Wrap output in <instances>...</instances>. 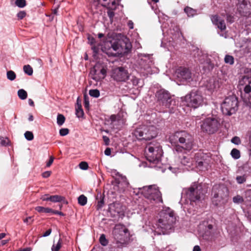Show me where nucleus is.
<instances>
[{
  "instance_id": "nucleus-1",
  "label": "nucleus",
  "mask_w": 251,
  "mask_h": 251,
  "mask_svg": "<svg viewBox=\"0 0 251 251\" xmlns=\"http://www.w3.org/2000/svg\"><path fill=\"white\" fill-rule=\"evenodd\" d=\"M169 142L173 146L175 154H183L189 152L194 145L193 136L185 130L177 131L169 136Z\"/></svg>"
},
{
  "instance_id": "nucleus-2",
  "label": "nucleus",
  "mask_w": 251,
  "mask_h": 251,
  "mask_svg": "<svg viewBox=\"0 0 251 251\" xmlns=\"http://www.w3.org/2000/svg\"><path fill=\"white\" fill-rule=\"evenodd\" d=\"M201 187L194 182L188 188L184 189L181 192V198L179 203L181 205H192L198 208L201 206L203 198Z\"/></svg>"
},
{
  "instance_id": "nucleus-3",
  "label": "nucleus",
  "mask_w": 251,
  "mask_h": 251,
  "mask_svg": "<svg viewBox=\"0 0 251 251\" xmlns=\"http://www.w3.org/2000/svg\"><path fill=\"white\" fill-rule=\"evenodd\" d=\"M167 23H164L161 26L164 38L162 40L161 46L170 50L175 48L176 40L180 38L181 33L179 27L175 23L171 22V25H168L169 29L167 27Z\"/></svg>"
},
{
  "instance_id": "nucleus-4",
  "label": "nucleus",
  "mask_w": 251,
  "mask_h": 251,
  "mask_svg": "<svg viewBox=\"0 0 251 251\" xmlns=\"http://www.w3.org/2000/svg\"><path fill=\"white\" fill-rule=\"evenodd\" d=\"M159 218L155 224L156 228L161 229L158 234H165L168 230L171 229L176 222V219L174 211L169 207H164L159 213Z\"/></svg>"
},
{
  "instance_id": "nucleus-5",
  "label": "nucleus",
  "mask_w": 251,
  "mask_h": 251,
  "mask_svg": "<svg viewBox=\"0 0 251 251\" xmlns=\"http://www.w3.org/2000/svg\"><path fill=\"white\" fill-rule=\"evenodd\" d=\"M132 46L129 40L125 38L121 40H113L105 43L103 48L105 50L106 53L109 55H114L111 51H115L119 52L121 50L124 52H129L131 49Z\"/></svg>"
},
{
  "instance_id": "nucleus-6",
  "label": "nucleus",
  "mask_w": 251,
  "mask_h": 251,
  "mask_svg": "<svg viewBox=\"0 0 251 251\" xmlns=\"http://www.w3.org/2000/svg\"><path fill=\"white\" fill-rule=\"evenodd\" d=\"M113 235L117 248H122L126 245L129 239V233L124 225H116L113 230Z\"/></svg>"
},
{
  "instance_id": "nucleus-7",
  "label": "nucleus",
  "mask_w": 251,
  "mask_h": 251,
  "mask_svg": "<svg viewBox=\"0 0 251 251\" xmlns=\"http://www.w3.org/2000/svg\"><path fill=\"white\" fill-rule=\"evenodd\" d=\"M155 97L160 105L170 109V112H173L177 103L174 96L171 95L169 91L161 89L156 92Z\"/></svg>"
},
{
  "instance_id": "nucleus-8",
  "label": "nucleus",
  "mask_w": 251,
  "mask_h": 251,
  "mask_svg": "<svg viewBox=\"0 0 251 251\" xmlns=\"http://www.w3.org/2000/svg\"><path fill=\"white\" fill-rule=\"evenodd\" d=\"M138 140H150L157 134L154 126L141 125L137 127L132 133Z\"/></svg>"
},
{
  "instance_id": "nucleus-9",
  "label": "nucleus",
  "mask_w": 251,
  "mask_h": 251,
  "mask_svg": "<svg viewBox=\"0 0 251 251\" xmlns=\"http://www.w3.org/2000/svg\"><path fill=\"white\" fill-rule=\"evenodd\" d=\"M139 190L151 203H163L162 194L156 185L145 186Z\"/></svg>"
},
{
  "instance_id": "nucleus-10",
  "label": "nucleus",
  "mask_w": 251,
  "mask_h": 251,
  "mask_svg": "<svg viewBox=\"0 0 251 251\" xmlns=\"http://www.w3.org/2000/svg\"><path fill=\"white\" fill-rule=\"evenodd\" d=\"M238 98L235 95L226 97L221 105L223 114L226 116L235 114L238 109Z\"/></svg>"
},
{
  "instance_id": "nucleus-11",
  "label": "nucleus",
  "mask_w": 251,
  "mask_h": 251,
  "mask_svg": "<svg viewBox=\"0 0 251 251\" xmlns=\"http://www.w3.org/2000/svg\"><path fill=\"white\" fill-rule=\"evenodd\" d=\"M145 154L147 159L153 164H157L160 161L163 152L161 147L152 144L148 145L145 148Z\"/></svg>"
},
{
  "instance_id": "nucleus-12",
  "label": "nucleus",
  "mask_w": 251,
  "mask_h": 251,
  "mask_svg": "<svg viewBox=\"0 0 251 251\" xmlns=\"http://www.w3.org/2000/svg\"><path fill=\"white\" fill-rule=\"evenodd\" d=\"M183 101L187 106L196 109L202 106L203 98L198 91L192 90L184 97Z\"/></svg>"
},
{
  "instance_id": "nucleus-13",
  "label": "nucleus",
  "mask_w": 251,
  "mask_h": 251,
  "mask_svg": "<svg viewBox=\"0 0 251 251\" xmlns=\"http://www.w3.org/2000/svg\"><path fill=\"white\" fill-rule=\"evenodd\" d=\"M220 122L216 117L211 116L204 119L201 125L202 131L209 134L215 133L218 129Z\"/></svg>"
},
{
  "instance_id": "nucleus-14",
  "label": "nucleus",
  "mask_w": 251,
  "mask_h": 251,
  "mask_svg": "<svg viewBox=\"0 0 251 251\" xmlns=\"http://www.w3.org/2000/svg\"><path fill=\"white\" fill-rule=\"evenodd\" d=\"M138 64L141 71H145V73H150L151 68L153 64V60L151 55L149 54L139 53Z\"/></svg>"
},
{
  "instance_id": "nucleus-15",
  "label": "nucleus",
  "mask_w": 251,
  "mask_h": 251,
  "mask_svg": "<svg viewBox=\"0 0 251 251\" xmlns=\"http://www.w3.org/2000/svg\"><path fill=\"white\" fill-rule=\"evenodd\" d=\"M176 75L179 80L185 84H189L193 80L191 70L185 67H179L176 69Z\"/></svg>"
},
{
  "instance_id": "nucleus-16",
  "label": "nucleus",
  "mask_w": 251,
  "mask_h": 251,
  "mask_svg": "<svg viewBox=\"0 0 251 251\" xmlns=\"http://www.w3.org/2000/svg\"><path fill=\"white\" fill-rule=\"evenodd\" d=\"M111 77L116 81L125 82L129 79V74L125 68L118 67L112 70Z\"/></svg>"
},
{
  "instance_id": "nucleus-17",
  "label": "nucleus",
  "mask_w": 251,
  "mask_h": 251,
  "mask_svg": "<svg viewBox=\"0 0 251 251\" xmlns=\"http://www.w3.org/2000/svg\"><path fill=\"white\" fill-rule=\"evenodd\" d=\"M224 192V190L221 189L217 190L214 189H212V201L214 205L215 206L221 205L225 204L227 201L228 195L227 194H225Z\"/></svg>"
},
{
  "instance_id": "nucleus-18",
  "label": "nucleus",
  "mask_w": 251,
  "mask_h": 251,
  "mask_svg": "<svg viewBox=\"0 0 251 251\" xmlns=\"http://www.w3.org/2000/svg\"><path fill=\"white\" fill-rule=\"evenodd\" d=\"M192 54L195 58V61L200 64L209 65L211 62L207 53L198 48L194 50Z\"/></svg>"
},
{
  "instance_id": "nucleus-19",
  "label": "nucleus",
  "mask_w": 251,
  "mask_h": 251,
  "mask_svg": "<svg viewBox=\"0 0 251 251\" xmlns=\"http://www.w3.org/2000/svg\"><path fill=\"white\" fill-rule=\"evenodd\" d=\"M240 86H244L243 90L246 94H249V103L251 104V77L244 75L239 81Z\"/></svg>"
},
{
  "instance_id": "nucleus-20",
  "label": "nucleus",
  "mask_w": 251,
  "mask_h": 251,
  "mask_svg": "<svg viewBox=\"0 0 251 251\" xmlns=\"http://www.w3.org/2000/svg\"><path fill=\"white\" fill-rule=\"evenodd\" d=\"M108 211L113 216L121 217L124 215V209L118 202H113L109 205Z\"/></svg>"
},
{
  "instance_id": "nucleus-21",
  "label": "nucleus",
  "mask_w": 251,
  "mask_h": 251,
  "mask_svg": "<svg viewBox=\"0 0 251 251\" xmlns=\"http://www.w3.org/2000/svg\"><path fill=\"white\" fill-rule=\"evenodd\" d=\"M116 175L119 176L118 178L116 179L117 186L120 191L123 192L128 187L129 183L125 176L120 175L118 172L116 173Z\"/></svg>"
},
{
  "instance_id": "nucleus-22",
  "label": "nucleus",
  "mask_w": 251,
  "mask_h": 251,
  "mask_svg": "<svg viewBox=\"0 0 251 251\" xmlns=\"http://www.w3.org/2000/svg\"><path fill=\"white\" fill-rule=\"evenodd\" d=\"M210 18L213 24L217 26V28L221 31L226 29V25L224 20L221 19L218 15H211Z\"/></svg>"
},
{
  "instance_id": "nucleus-23",
  "label": "nucleus",
  "mask_w": 251,
  "mask_h": 251,
  "mask_svg": "<svg viewBox=\"0 0 251 251\" xmlns=\"http://www.w3.org/2000/svg\"><path fill=\"white\" fill-rule=\"evenodd\" d=\"M209 154L207 153H204L200 151L196 152L194 156V160L197 163L198 166L201 167L203 165V163L209 157Z\"/></svg>"
},
{
  "instance_id": "nucleus-24",
  "label": "nucleus",
  "mask_w": 251,
  "mask_h": 251,
  "mask_svg": "<svg viewBox=\"0 0 251 251\" xmlns=\"http://www.w3.org/2000/svg\"><path fill=\"white\" fill-rule=\"evenodd\" d=\"M177 155H178L180 162L182 165L188 167H190L191 165H192L193 159L188 154V153L179 154Z\"/></svg>"
},
{
  "instance_id": "nucleus-25",
  "label": "nucleus",
  "mask_w": 251,
  "mask_h": 251,
  "mask_svg": "<svg viewBox=\"0 0 251 251\" xmlns=\"http://www.w3.org/2000/svg\"><path fill=\"white\" fill-rule=\"evenodd\" d=\"M93 72V76L92 77V78L96 81H99L100 79L105 78L106 75L107 71L105 68L102 67L100 70V72H98V71L95 68H94Z\"/></svg>"
},
{
  "instance_id": "nucleus-26",
  "label": "nucleus",
  "mask_w": 251,
  "mask_h": 251,
  "mask_svg": "<svg viewBox=\"0 0 251 251\" xmlns=\"http://www.w3.org/2000/svg\"><path fill=\"white\" fill-rule=\"evenodd\" d=\"M239 11L241 14L245 17L251 15V5H248L246 2L244 1L239 7Z\"/></svg>"
},
{
  "instance_id": "nucleus-27",
  "label": "nucleus",
  "mask_w": 251,
  "mask_h": 251,
  "mask_svg": "<svg viewBox=\"0 0 251 251\" xmlns=\"http://www.w3.org/2000/svg\"><path fill=\"white\" fill-rule=\"evenodd\" d=\"M96 200L98 201L97 209H101L104 204V195L100 193H98L96 196Z\"/></svg>"
},
{
  "instance_id": "nucleus-28",
  "label": "nucleus",
  "mask_w": 251,
  "mask_h": 251,
  "mask_svg": "<svg viewBox=\"0 0 251 251\" xmlns=\"http://www.w3.org/2000/svg\"><path fill=\"white\" fill-rule=\"evenodd\" d=\"M211 83H212V84H211L209 88L210 90H217L222 85L221 80L219 78H215Z\"/></svg>"
},
{
  "instance_id": "nucleus-29",
  "label": "nucleus",
  "mask_w": 251,
  "mask_h": 251,
  "mask_svg": "<svg viewBox=\"0 0 251 251\" xmlns=\"http://www.w3.org/2000/svg\"><path fill=\"white\" fill-rule=\"evenodd\" d=\"M184 11L189 17H193L195 15L198 14L197 10L194 9L188 6H186L184 9Z\"/></svg>"
},
{
  "instance_id": "nucleus-30",
  "label": "nucleus",
  "mask_w": 251,
  "mask_h": 251,
  "mask_svg": "<svg viewBox=\"0 0 251 251\" xmlns=\"http://www.w3.org/2000/svg\"><path fill=\"white\" fill-rule=\"evenodd\" d=\"M75 115L78 118H84V113L81 104H78V106H75Z\"/></svg>"
},
{
  "instance_id": "nucleus-31",
  "label": "nucleus",
  "mask_w": 251,
  "mask_h": 251,
  "mask_svg": "<svg viewBox=\"0 0 251 251\" xmlns=\"http://www.w3.org/2000/svg\"><path fill=\"white\" fill-rule=\"evenodd\" d=\"M35 209L39 213H50V211H52V209L50 208L44 207L40 206L36 207Z\"/></svg>"
},
{
  "instance_id": "nucleus-32",
  "label": "nucleus",
  "mask_w": 251,
  "mask_h": 251,
  "mask_svg": "<svg viewBox=\"0 0 251 251\" xmlns=\"http://www.w3.org/2000/svg\"><path fill=\"white\" fill-rule=\"evenodd\" d=\"M78 203L81 206H84L87 202V198L84 195H81L77 199Z\"/></svg>"
},
{
  "instance_id": "nucleus-33",
  "label": "nucleus",
  "mask_w": 251,
  "mask_h": 251,
  "mask_svg": "<svg viewBox=\"0 0 251 251\" xmlns=\"http://www.w3.org/2000/svg\"><path fill=\"white\" fill-rule=\"evenodd\" d=\"M18 96L20 99L24 100L27 98V93L24 89H21L18 90Z\"/></svg>"
},
{
  "instance_id": "nucleus-34",
  "label": "nucleus",
  "mask_w": 251,
  "mask_h": 251,
  "mask_svg": "<svg viewBox=\"0 0 251 251\" xmlns=\"http://www.w3.org/2000/svg\"><path fill=\"white\" fill-rule=\"evenodd\" d=\"M224 61L226 64L231 65L234 63V58L232 55L226 54L225 55Z\"/></svg>"
},
{
  "instance_id": "nucleus-35",
  "label": "nucleus",
  "mask_w": 251,
  "mask_h": 251,
  "mask_svg": "<svg viewBox=\"0 0 251 251\" xmlns=\"http://www.w3.org/2000/svg\"><path fill=\"white\" fill-rule=\"evenodd\" d=\"M230 155L235 159H238L240 157V152L236 149H233L230 152Z\"/></svg>"
},
{
  "instance_id": "nucleus-36",
  "label": "nucleus",
  "mask_w": 251,
  "mask_h": 251,
  "mask_svg": "<svg viewBox=\"0 0 251 251\" xmlns=\"http://www.w3.org/2000/svg\"><path fill=\"white\" fill-rule=\"evenodd\" d=\"M23 70L25 73L28 75H31L33 74V69L29 65H25L23 67Z\"/></svg>"
},
{
  "instance_id": "nucleus-37",
  "label": "nucleus",
  "mask_w": 251,
  "mask_h": 251,
  "mask_svg": "<svg viewBox=\"0 0 251 251\" xmlns=\"http://www.w3.org/2000/svg\"><path fill=\"white\" fill-rule=\"evenodd\" d=\"M89 94L93 98H98L100 95V91L97 89H91L89 91Z\"/></svg>"
},
{
  "instance_id": "nucleus-38",
  "label": "nucleus",
  "mask_w": 251,
  "mask_h": 251,
  "mask_svg": "<svg viewBox=\"0 0 251 251\" xmlns=\"http://www.w3.org/2000/svg\"><path fill=\"white\" fill-rule=\"evenodd\" d=\"M6 75L7 79L11 81L14 80L16 77V74L11 70L7 72Z\"/></svg>"
},
{
  "instance_id": "nucleus-39",
  "label": "nucleus",
  "mask_w": 251,
  "mask_h": 251,
  "mask_svg": "<svg viewBox=\"0 0 251 251\" xmlns=\"http://www.w3.org/2000/svg\"><path fill=\"white\" fill-rule=\"evenodd\" d=\"M51 202H61L63 200V197L59 195H52L51 197Z\"/></svg>"
},
{
  "instance_id": "nucleus-40",
  "label": "nucleus",
  "mask_w": 251,
  "mask_h": 251,
  "mask_svg": "<svg viewBox=\"0 0 251 251\" xmlns=\"http://www.w3.org/2000/svg\"><path fill=\"white\" fill-rule=\"evenodd\" d=\"M61 239L60 238L58 242L55 244L54 243L53 244L51 251H58L61 247Z\"/></svg>"
},
{
  "instance_id": "nucleus-41",
  "label": "nucleus",
  "mask_w": 251,
  "mask_h": 251,
  "mask_svg": "<svg viewBox=\"0 0 251 251\" xmlns=\"http://www.w3.org/2000/svg\"><path fill=\"white\" fill-rule=\"evenodd\" d=\"M100 242L102 246H105L108 244V240L106 239L105 235L103 234L100 236Z\"/></svg>"
},
{
  "instance_id": "nucleus-42",
  "label": "nucleus",
  "mask_w": 251,
  "mask_h": 251,
  "mask_svg": "<svg viewBox=\"0 0 251 251\" xmlns=\"http://www.w3.org/2000/svg\"><path fill=\"white\" fill-rule=\"evenodd\" d=\"M110 3H108L106 8L110 10H114L116 8L117 3L115 0H110Z\"/></svg>"
},
{
  "instance_id": "nucleus-43",
  "label": "nucleus",
  "mask_w": 251,
  "mask_h": 251,
  "mask_svg": "<svg viewBox=\"0 0 251 251\" xmlns=\"http://www.w3.org/2000/svg\"><path fill=\"white\" fill-rule=\"evenodd\" d=\"M15 4L19 8H23L25 6L26 2L25 0H16Z\"/></svg>"
},
{
  "instance_id": "nucleus-44",
  "label": "nucleus",
  "mask_w": 251,
  "mask_h": 251,
  "mask_svg": "<svg viewBox=\"0 0 251 251\" xmlns=\"http://www.w3.org/2000/svg\"><path fill=\"white\" fill-rule=\"evenodd\" d=\"M25 139L28 141H31L34 138V135L31 131H27L24 134Z\"/></svg>"
},
{
  "instance_id": "nucleus-45",
  "label": "nucleus",
  "mask_w": 251,
  "mask_h": 251,
  "mask_svg": "<svg viewBox=\"0 0 251 251\" xmlns=\"http://www.w3.org/2000/svg\"><path fill=\"white\" fill-rule=\"evenodd\" d=\"M233 201L235 203H241L244 201V200L240 195H237L233 198Z\"/></svg>"
},
{
  "instance_id": "nucleus-46",
  "label": "nucleus",
  "mask_w": 251,
  "mask_h": 251,
  "mask_svg": "<svg viewBox=\"0 0 251 251\" xmlns=\"http://www.w3.org/2000/svg\"><path fill=\"white\" fill-rule=\"evenodd\" d=\"M236 180L238 184H242L246 181V176L245 175L237 176Z\"/></svg>"
},
{
  "instance_id": "nucleus-47",
  "label": "nucleus",
  "mask_w": 251,
  "mask_h": 251,
  "mask_svg": "<svg viewBox=\"0 0 251 251\" xmlns=\"http://www.w3.org/2000/svg\"><path fill=\"white\" fill-rule=\"evenodd\" d=\"M9 140L7 138H3L1 137L0 144L3 146H7L9 145Z\"/></svg>"
},
{
  "instance_id": "nucleus-48",
  "label": "nucleus",
  "mask_w": 251,
  "mask_h": 251,
  "mask_svg": "<svg viewBox=\"0 0 251 251\" xmlns=\"http://www.w3.org/2000/svg\"><path fill=\"white\" fill-rule=\"evenodd\" d=\"M79 168L83 170H86L88 168V164L86 162H81L79 164Z\"/></svg>"
},
{
  "instance_id": "nucleus-49",
  "label": "nucleus",
  "mask_w": 251,
  "mask_h": 251,
  "mask_svg": "<svg viewBox=\"0 0 251 251\" xmlns=\"http://www.w3.org/2000/svg\"><path fill=\"white\" fill-rule=\"evenodd\" d=\"M26 15L25 11H20L19 12L17 13V16L19 20H22L24 18Z\"/></svg>"
},
{
  "instance_id": "nucleus-50",
  "label": "nucleus",
  "mask_w": 251,
  "mask_h": 251,
  "mask_svg": "<svg viewBox=\"0 0 251 251\" xmlns=\"http://www.w3.org/2000/svg\"><path fill=\"white\" fill-rule=\"evenodd\" d=\"M226 19L227 22H228L230 24L233 23L234 21V18L233 16H232V15H231L229 13H227L226 14Z\"/></svg>"
},
{
  "instance_id": "nucleus-51",
  "label": "nucleus",
  "mask_w": 251,
  "mask_h": 251,
  "mask_svg": "<svg viewBox=\"0 0 251 251\" xmlns=\"http://www.w3.org/2000/svg\"><path fill=\"white\" fill-rule=\"evenodd\" d=\"M57 123L59 126H61L63 125V114H58L57 118Z\"/></svg>"
},
{
  "instance_id": "nucleus-52",
  "label": "nucleus",
  "mask_w": 251,
  "mask_h": 251,
  "mask_svg": "<svg viewBox=\"0 0 251 251\" xmlns=\"http://www.w3.org/2000/svg\"><path fill=\"white\" fill-rule=\"evenodd\" d=\"M231 142L235 145H239L241 143V140L239 138V137L237 136L233 137L231 140Z\"/></svg>"
},
{
  "instance_id": "nucleus-53",
  "label": "nucleus",
  "mask_w": 251,
  "mask_h": 251,
  "mask_svg": "<svg viewBox=\"0 0 251 251\" xmlns=\"http://www.w3.org/2000/svg\"><path fill=\"white\" fill-rule=\"evenodd\" d=\"M51 197V196L49 194H45L41 197V199L43 201H51V199H50Z\"/></svg>"
},
{
  "instance_id": "nucleus-54",
  "label": "nucleus",
  "mask_w": 251,
  "mask_h": 251,
  "mask_svg": "<svg viewBox=\"0 0 251 251\" xmlns=\"http://www.w3.org/2000/svg\"><path fill=\"white\" fill-rule=\"evenodd\" d=\"M213 225H211V224H209L207 227H206V231H205V234L206 235H208V234H210L211 233V231L213 229Z\"/></svg>"
},
{
  "instance_id": "nucleus-55",
  "label": "nucleus",
  "mask_w": 251,
  "mask_h": 251,
  "mask_svg": "<svg viewBox=\"0 0 251 251\" xmlns=\"http://www.w3.org/2000/svg\"><path fill=\"white\" fill-rule=\"evenodd\" d=\"M84 106L86 109H88L89 107V99L86 96L84 98Z\"/></svg>"
},
{
  "instance_id": "nucleus-56",
  "label": "nucleus",
  "mask_w": 251,
  "mask_h": 251,
  "mask_svg": "<svg viewBox=\"0 0 251 251\" xmlns=\"http://www.w3.org/2000/svg\"><path fill=\"white\" fill-rule=\"evenodd\" d=\"M32 217L31 216L26 218L24 220V222L28 225L31 224L33 221V220L32 219Z\"/></svg>"
},
{
  "instance_id": "nucleus-57",
  "label": "nucleus",
  "mask_w": 251,
  "mask_h": 251,
  "mask_svg": "<svg viewBox=\"0 0 251 251\" xmlns=\"http://www.w3.org/2000/svg\"><path fill=\"white\" fill-rule=\"evenodd\" d=\"M92 50L93 51V52L96 54L99 52V47L96 46L95 45H93L92 47Z\"/></svg>"
},
{
  "instance_id": "nucleus-58",
  "label": "nucleus",
  "mask_w": 251,
  "mask_h": 251,
  "mask_svg": "<svg viewBox=\"0 0 251 251\" xmlns=\"http://www.w3.org/2000/svg\"><path fill=\"white\" fill-rule=\"evenodd\" d=\"M113 10L108 9L107 11V15L110 20H112L114 16L115 13L113 11Z\"/></svg>"
},
{
  "instance_id": "nucleus-59",
  "label": "nucleus",
  "mask_w": 251,
  "mask_h": 251,
  "mask_svg": "<svg viewBox=\"0 0 251 251\" xmlns=\"http://www.w3.org/2000/svg\"><path fill=\"white\" fill-rule=\"evenodd\" d=\"M88 41H89V43L91 45H93L95 44V42H96V40L94 38H93V37L92 36H88Z\"/></svg>"
},
{
  "instance_id": "nucleus-60",
  "label": "nucleus",
  "mask_w": 251,
  "mask_h": 251,
  "mask_svg": "<svg viewBox=\"0 0 251 251\" xmlns=\"http://www.w3.org/2000/svg\"><path fill=\"white\" fill-rule=\"evenodd\" d=\"M51 172L50 171H45L43 172L42 174V176L44 178H48L50 176Z\"/></svg>"
},
{
  "instance_id": "nucleus-61",
  "label": "nucleus",
  "mask_w": 251,
  "mask_h": 251,
  "mask_svg": "<svg viewBox=\"0 0 251 251\" xmlns=\"http://www.w3.org/2000/svg\"><path fill=\"white\" fill-rule=\"evenodd\" d=\"M246 196L247 200L251 201V189L248 190L246 191Z\"/></svg>"
},
{
  "instance_id": "nucleus-62",
  "label": "nucleus",
  "mask_w": 251,
  "mask_h": 251,
  "mask_svg": "<svg viewBox=\"0 0 251 251\" xmlns=\"http://www.w3.org/2000/svg\"><path fill=\"white\" fill-rule=\"evenodd\" d=\"M50 213L51 215H63V213L61 211H58L57 210H53L52 209V211H50Z\"/></svg>"
},
{
  "instance_id": "nucleus-63",
  "label": "nucleus",
  "mask_w": 251,
  "mask_h": 251,
  "mask_svg": "<svg viewBox=\"0 0 251 251\" xmlns=\"http://www.w3.org/2000/svg\"><path fill=\"white\" fill-rule=\"evenodd\" d=\"M54 160V158L53 156H50L49 160L47 162L46 166L47 167H49L52 163Z\"/></svg>"
},
{
  "instance_id": "nucleus-64",
  "label": "nucleus",
  "mask_w": 251,
  "mask_h": 251,
  "mask_svg": "<svg viewBox=\"0 0 251 251\" xmlns=\"http://www.w3.org/2000/svg\"><path fill=\"white\" fill-rule=\"evenodd\" d=\"M103 140L106 145H108L109 144V138L106 136H103Z\"/></svg>"
}]
</instances>
